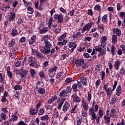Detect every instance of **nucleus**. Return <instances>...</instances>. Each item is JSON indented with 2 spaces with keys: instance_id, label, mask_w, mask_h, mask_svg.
<instances>
[{
  "instance_id": "11",
  "label": "nucleus",
  "mask_w": 125,
  "mask_h": 125,
  "mask_svg": "<svg viewBox=\"0 0 125 125\" xmlns=\"http://www.w3.org/2000/svg\"><path fill=\"white\" fill-rule=\"evenodd\" d=\"M36 40H37V36L36 35L32 36L29 42V44H34V42H35Z\"/></svg>"
},
{
  "instance_id": "60",
  "label": "nucleus",
  "mask_w": 125,
  "mask_h": 125,
  "mask_svg": "<svg viewBox=\"0 0 125 125\" xmlns=\"http://www.w3.org/2000/svg\"><path fill=\"white\" fill-rule=\"evenodd\" d=\"M17 4H18V1L17 0L14 1L12 4L13 7H16V5H17Z\"/></svg>"
},
{
  "instance_id": "1",
  "label": "nucleus",
  "mask_w": 125,
  "mask_h": 125,
  "mask_svg": "<svg viewBox=\"0 0 125 125\" xmlns=\"http://www.w3.org/2000/svg\"><path fill=\"white\" fill-rule=\"evenodd\" d=\"M42 41H44L45 43V46H44V49L42 50V52L43 53V54H49L50 53V48L52 46L51 43L49 41H47L46 39H44V36L42 40Z\"/></svg>"
},
{
  "instance_id": "25",
  "label": "nucleus",
  "mask_w": 125,
  "mask_h": 125,
  "mask_svg": "<svg viewBox=\"0 0 125 125\" xmlns=\"http://www.w3.org/2000/svg\"><path fill=\"white\" fill-rule=\"evenodd\" d=\"M0 118L1 120H3V121H5L6 120V114L5 113H1L0 114Z\"/></svg>"
},
{
  "instance_id": "22",
  "label": "nucleus",
  "mask_w": 125,
  "mask_h": 125,
  "mask_svg": "<svg viewBox=\"0 0 125 125\" xmlns=\"http://www.w3.org/2000/svg\"><path fill=\"white\" fill-rule=\"evenodd\" d=\"M27 11L29 14H33L34 13V8L31 6H29L27 8Z\"/></svg>"
},
{
  "instance_id": "17",
  "label": "nucleus",
  "mask_w": 125,
  "mask_h": 125,
  "mask_svg": "<svg viewBox=\"0 0 125 125\" xmlns=\"http://www.w3.org/2000/svg\"><path fill=\"white\" fill-rule=\"evenodd\" d=\"M17 119H18V116H17V115L16 114L14 113L12 115V118L10 120V122L11 123V122H15V121H17Z\"/></svg>"
},
{
  "instance_id": "34",
  "label": "nucleus",
  "mask_w": 125,
  "mask_h": 125,
  "mask_svg": "<svg viewBox=\"0 0 125 125\" xmlns=\"http://www.w3.org/2000/svg\"><path fill=\"white\" fill-rule=\"evenodd\" d=\"M98 29H100V33H103L104 31V27L103 26V25L101 24L98 26Z\"/></svg>"
},
{
  "instance_id": "40",
  "label": "nucleus",
  "mask_w": 125,
  "mask_h": 125,
  "mask_svg": "<svg viewBox=\"0 0 125 125\" xmlns=\"http://www.w3.org/2000/svg\"><path fill=\"white\" fill-rule=\"evenodd\" d=\"M117 102V99L115 98H112V100L110 102V105H114Z\"/></svg>"
},
{
  "instance_id": "24",
  "label": "nucleus",
  "mask_w": 125,
  "mask_h": 125,
  "mask_svg": "<svg viewBox=\"0 0 125 125\" xmlns=\"http://www.w3.org/2000/svg\"><path fill=\"white\" fill-rule=\"evenodd\" d=\"M38 92V93H40V94H43L44 93H45V90H44V88L40 87L39 88Z\"/></svg>"
},
{
  "instance_id": "35",
  "label": "nucleus",
  "mask_w": 125,
  "mask_h": 125,
  "mask_svg": "<svg viewBox=\"0 0 125 125\" xmlns=\"http://www.w3.org/2000/svg\"><path fill=\"white\" fill-rule=\"evenodd\" d=\"M30 75L32 78H35V75H36V71L34 69L30 70Z\"/></svg>"
},
{
  "instance_id": "36",
  "label": "nucleus",
  "mask_w": 125,
  "mask_h": 125,
  "mask_svg": "<svg viewBox=\"0 0 125 125\" xmlns=\"http://www.w3.org/2000/svg\"><path fill=\"white\" fill-rule=\"evenodd\" d=\"M15 90H20V89H22V87L20 86V85H17L14 87Z\"/></svg>"
},
{
  "instance_id": "43",
  "label": "nucleus",
  "mask_w": 125,
  "mask_h": 125,
  "mask_svg": "<svg viewBox=\"0 0 125 125\" xmlns=\"http://www.w3.org/2000/svg\"><path fill=\"white\" fill-rule=\"evenodd\" d=\"M102 21L103 22H106L107 21V15H104L102 18Z\"/></svg>"
},
{
  "instance_id": "41",
  "label": "nucleus",
  "mask_w": 125,
  "mask_h": 125,
  "mask_svg": "<svg viewBox=\"0 0 125 125\" xmlns=\"http://www.w3.org/2000/svg\"><path fill=\"white\" fill-rule=\"evenodd\" d=\"M0 83H2L3 84L4 83V79L2 78V74L0 73Z\"/></svg>"
},
{
  "instance_id": "12",
  "label": "nucleus",
  "mask_w": 125,
  "mask_h": 125,
  "mask_svg": "<svg viewBox=\"0 0 125 125\" xmlns=\"http://www.w3.org/2000/svg\"><path fill=\"white\" fill-rule=\"evenodd\" d=\"M34 55H36L38 58H40V59H42V58H43V55L38 52V51H34Z\"/></svg>"
},
{
  "instance_id": "52",
  "label": "nucleus",
  "mask_w": 125,
  "mask_h": 125,
  "mask_svg": "<svg viewBox=\"0 0 125 125\" xmlns=\"http://www.w3.org/2000/svg\"><path fill=\"white\" fill-rule=\"evenodd\" d=\"M112 117V115L110 114L109 116H107V118H106V121L107 123H110L111 122V120L110 119H111V117Z\"/></svg>"
},
{
  "instance_id": "30",
  "label": "nucleus",
  "mask_w": 125,
  "mask_h": 125,
  "mask_svg": "<svg viewBox=\"0 0 125 125\" xmlns=\"http://www.w3.org/2000/svg\"><path fill=\"white\" fill-rule=\"evenodd\" d=\"M39 75L41 79H44L45 77V74H44V72H43V71L39 72Z\"/></svg>"
},
{
  "instance_id": "18",
  "label": "nucleus",
  "mask_w": 125,
  "mask_h": 125,
  "mask_svg": "<svg viewBox=\"0 0 125 125\" xmlns=\"http://www.w3.org/2000/svg\"><path fill=\"white\" fill-rule=\"evenodd\" d=\"M48 31V27H44L40 30V34H45Z\"/></svg>"
},
{
  "instance_id": "47",
  "label": "nucleus",
  "mask_w": 125,
  "mask_h": 125,
  "mask_svg": "<svg viewBox=\"0 0 125 125\" xmlns=\"http://www.w3.org/2000/svg\"><path fill=\"white\" fill-rule=\"evenodd\" d=\"M111 51L112 55H115V46L114 45H112Z\"/></svg>"
},
{
  "instance_id": "10",
  "label": "nucleus",
  "mask_w": 125,
  "mask_h": 125,
  "mask_svg": "<svg viewBox=\"0 0 125 125\" xmlns=\"http://www.w3.org/2000/svg\"><path fill=\"white\" fill-rule=\"evenodd\" d=\"M58 103H60L58 105V110H60L61 108H62V106H63V104H64V101L61 100V99H58L57 100Z\"/></svg>"
},
{
  "instance_id": "5",
  "label": "nucleus",
  "mask_w": 125,
  "mask_h": 125,
  "mask_svg": "<svg viewBox=\"0 0 125 125\" xmlns=\"http://www.w3.org/2000/svg\"><path fill=\"white\" fill-rule=\"evenodd\" d=\"M54 18L56 20H58V23H61L62 22H63V16L61 13L60 15H55Z\"/></svg>"
},
{
  "instance_id": "13",
  "label": "nucleus",
  "mask_w": 125,
  "mask_h": 125,
  "mask_svg": "<svg viewBox=\"0 0 125 125\" xmlns=\"http://www.w3.org/2000/svg\"><path fill=\"white\" fill-rule=\"evenodd\" d=\"M121 93H122V86H121V85H119L118 86L117 88L116 89V95H117V96H120Z\"/></svg>"
},
{
  "instance_id": "38",
  "label": "nucleus",
  "mask_w": 125,
  "mask_h": 125,
  "mask_svg": "<svg viewBox=\"0 0 125 125\" xmlns=\"http://www.w3.org/2000/svg\"><path fill=\"white\" fill-rule=\"evenodd\" d=\"M120 17L122 19H123V20H125V13L124 12H122L120 13Z\"/></svg>"
},
{
  "instance_id": "42",
  "label": "nucleus",
  "mask_w": 125,
  "mask_h": 125,
  "mask_svg": "<svg viewBox=\"0 0 125 125\" xmlns=\"http://www.w3.org/2000/svg\"><path fill=\"white\" fill-rule=\"evenodd\" d=\"M63 75V73L61 72H58L57 75V79H60Z\"/></svg>"
},
{
  "instance_id": "2",
  "label": "nucleus",
  "mask_w": 125,
  "mask_h": 125,
  "mask_svg": "<svg viewBox=\"0 0 125 125\" xmlns=\"http://www.w3.org/2000/svg\"><path fill=\"white\" fill-rule=\"evenodd\" d=\"M117 84H118V81H115L113 87L112 91V88L111 87L108 88V85H107L106 84H105L104 85V89L105 90V92L106 93L107 96H109V97H111L113 93V91H114V90L116 89Z\"/></svg>"
},
{
  "instance_id": "33",
  "label": "nucleus",
  "mask_w": 125,
  "mask_h": 125,
  "mask_svg": "<svg viewBox=\"0 0 125 125\" xmlns=\"http://www.w3.org/2000/svg\"><path fill=\"white\" fill-rule=\"evenodd\" d=\"M118 38H117V36L116 35H112V42L113 43H116V42H117Z\"/></svg>"
},
{
  "instance_id": "4",
  "label": "nucleus",
  "mask_w": 125,
  "mask_h": 125,
  "mask_svg": "<svg viewBox=\"0 0 125 125\" xmlns=\"http://www.w3.org/2000/svg\"><path fill=\"white\" fill-rule=\"evenodd\" d=\"M92 24H93V22H92V21H90L88 23L86 24L82 29V33H84L85 31H88V30H89L91 28Z\"/></svg>"
},
{
  "instance_id": "48",
  "label": "nucleus",
  "mask_w": 125,
  "mask_h": 125,
  "mask_svg": "<svg viewBox=\"0 0 125 125\" xmlns=\"http://www.w3.org/2000/svg\"><path fill=\"white\" fill-rule=\"evenodd\" d=\"M73 82V79L72 78H67L65 80V83H69Z\"/></svg>"
},
{
  "instance_id": "49",
  "label": "nucleus",
  "mask_w": 125,
  "mask_h": 125,
  "mask_svg": "<svg viewBox=\"0 0 125 125\" xmlns=\"http://www.w3.org/2000/svg\"><path fill=\"white\" fill-rule=\"evenodd\" d=\"M88 100L90 101L91 100V91L88 92Z\"/></svg>"
},
{
  "instance_id": "61",
  "label": "nucleus",
  "mask_w": 125,
  "mask_h": 125,
  "mask_svg": "<svg viewBox=\"0 0 125 125\" xmlns=\"http://www.w3.org/2000/svg\"><path fill=\"white\" fill-rule=\"evenodd\" d=\"M102 49V48L101 47L99 48V46H97L95 49V50L96 51H98V52H101Z\"/></svg>"
},
{
  "instance_id": "46",
  "label": "nucleus",
  "mask_w": 125,
  "mask_h": 125,
  "mask_svg": "<svg viewBox=\"0 0 125 125\" xmlns=\"http://www.w3.org/2000/svg\"><path fill=\"white\" fill-rule=\"evenodd\" d=\"M120 74L123 75V76H125V70L124 69L123 67H122L120 69Z\"/></svg>"
},
{
  "instance_id": "7",
  "label": "nucleus",
  "mask_w": 125,
  "mask_h": 125,
  "mask_svg": "<svg viewBox=\"0 0 125 125\" xmlns=\"http://www.w3.org/2000/svg\"><path fill=\"white\" fill-rule=\"evenodd\" d=\"M69 108H70V104L68 102H66L63 106L62 111L63 112H67L68 110H69Z\"/></svg>"
},
{
  "instance_id": "3",
  "label": "nucleus",
  "mask_w": 125,
  "mask_h": 125,
  "mask_svg": "<svg viewBox=\"0 0 125 125\" xmlns=\"http://www.w3.org/2000/svg\"><path fill=\"white\" fill-rule=\"evenodd\" d=\"M28 63H31L29 64V66H31V67H37V66H38V63H37L36 58L30 56L28 57Z\"/></svg>"
},
{
  "instance_id": "26",
  "label": "nucleus",
  "mask_w": 125,
  "mask_h": 125,
  "mask_svg": "<svg viewBox=\"0 0 125 125\" xmlns=\"http://www.w3.org/2000/svg\"><path fill=\"white\" fill-rule=\"evenodd\" d=\"M18 34V32L17 31V29H16V28H13L12 30V33H11L12 36H17Z\"/></svg>"
},
{
  "instance_id": "19",
  "label": "nucleus",
  "mask_w": 125,
  "mask_h": 125,
  "mask_svg": "<svg viewBox=\"0 0 125 125\" xmlns=\"http://www.w3.org/2000/svg\"><path fill=\"white\" fill-rule=\"evenodd\" d=\"M81 82L83 84V85H86V83H87V81H86V78L85 77H82L81 78Z\"/></svg>"
},
{
  "instance_id": "55",
  "label": "nucleus",
  "mask_w": 125,
  "mask_h": 125,
  "mask_svg": "<svg viewBox=\"0 0 125 125\" xmlns=\"http://www.w3.org/2000/svg\"><path fill=\"white\" fill-rule=\"evenodd\" d=\"M43 113H44V111H43V109H41L39 110V112L38 113V115H39V116H41L42 115H43Z\"/></svg>"
},
{
  "instance_id": "57",
  "label": "nucleus",
  "mask_w": 125,
  "mask_h": 125,
  "mask_svg": "<svg viewBox=\"0 0 125 125\" xmlns=\"http://www.w3.org/2000/svg\"><path fill=\"white\" fill-rule=\"evenodd\" d=\"M9 8H10V6L7 5L6 7H5L4 9H3V11H4L5 12L7 11V10H8V9H9Z\"/></svg>"
},
{
  "instance_id": "50",
  "label": "nucleus",
  "mask_w": 125,
  "mask_h": 125,
  "mask_svg": "<svg viewBox=\"0 0 125 125\" xmlns=\"http://www.w3.org/2000/svg\"><path fill=\"white\" fill-rule=\"evenodd\" d=\"M66 92L67 93H70V92H71V90H72V87H71L70 86H68L66 88Z\"/></svg>"
},
{
  "instance_id": "28",
  "label": "nucleus",
  "mask_w": 125,
  "mask_h": 125,
  "mask_svg": "<svg viewBox=\"0 0 125 125\" xmlns=\"http://www.w3.org/2000/svg\"><path fill=\"white\" fill-rule=\"evenodd\" d=\"M10 70V69L9 68H7V76L9 77L10 79H12V73H11V72H10V71H9Z\"/></svg>"
},
{
  "instance_id": "23",
  "label": "nucleus",
  "mask_w": 125,
  "mask_h": 125,
  "mask_svg": "<svg viewBox=\"0 0 125 125\" xmlns=\"http://www.w3.org/2000/svg\"><path fill=\"white\" fill-rule=\"evenodd\" d=\"M14 44H15V40L12 39L9 42V46L10 47H13L14 46Z\"/></svg>"
},
{
  "instance_id": "62",
  "label": "nucleus",
  "mask_w": 125,
  "mask_h": 125,
  "mask_svg": "<svg viewBox=\"0 0 125 125\" xmlns=\"http://www.w3.org/2000/svg\"><path fill=\"white\" fill-rule=\"evenodd\" d=\"M50 39V35H46V36H44V40H49Z\"/></svg>"
},
{
  "instance_id": "45",
  "label": "nucleus",
  "mask_w": 125,
  "mask_h": 125,
  "mask_svg": "<svg viewBox=\"0 0 125 125\" xmlns=\"http://www.w3.org/2000/svg\"><path fill=\"white\" fill-rule=\"evenodd\" d=\"M90 116H91L92 117V120H93V123H94L95 119L96 118V115H95V113L92 114L90 115Z\"/></svg>"
},
{
  "instance_id": "54",
  "label": "nucleus",
  "mask_w": 125,
  "mask_h": 125,
  "mask_svg": "<svg viewBox=\"0 0 125 125\" xmlns=\"http://www.w3.org/2000/svg\"><path fill=\"white\" fill-rule=\"evenodd\" d=\"M115 114H116V110L114 108L111 109L110 115H111V116H114Z\"/></svg>"
},
{
  "instance_id": "44",
  "label": "nucleus",
  "mask_w": 125,
  "mask_h": 125,
  "mask_svg": "<svg viewBox=\"0 0 125 125\" xmlns=\"http://www.w3.org/2000/svg\"><path fill=\"white\" fill-rule=\"evenodd\" d=\"M104 112H103V110L102 109H99V115L100 117V118H102V117L103 116V114H104Z\"/></svg>"
},
{
  "instance_id": "56",
  "label": "nucleus",
  "mask_w": 125,
  "mask_h": 125,
  "mask_svg": "<svg viewBox=\"0 0 125 125\" xmlns=\"http://www.w3.org/2000/svg\"><path fill=\"white\" fill-rule=\"evenodd\" d=\"M25 41H26V38L22 37L20 39L19 42H24Z\"/></svg>"
},
{
  "instance_id": "20",
  "label": "nucleus",
  "mask_w": 125,
  "mask_h": 125,
  "mask_svg": "<svg viewBox=\"0 0 125 125\" xmlns=\"http://www.w3.org/2000/svg\"><path fill=\"white\" fill-rule=\"evenodd\" d=\"M120 64H121V63L119 61H117L115 62L114 67L115 69H116V70H119V67H120Z\"/></svg>"
},
{
  "instance_id": "16",
  "label": "nucleus",
  "mask_w": 125,
  "mask_h": 125,
  "mask_svg": "<svg viewBox=\"0 0 125 125\" xmlns=\"http://www.w3.org/2000/svg\"><path fill=\"white\" fill-rule=\"evenodd\" d=\"M28 74V71L27 70H23L21 69V78H26V76Z\"/></svg>"
},
{
  "instance_id": "53",
  "label": "nucleus",
  "mask_w": 125,
  "mask_h": 125,
  "mask_svg": "<svg viewBox=\"0 0 125 125\" xmlns=\"http://www.w3.org/2000/svg\"><path fill=\"white\" fill-rule=\"evenodd\" d=\"M10 57L11 58H16V54L14 53H11L10 54Z\"/></svg>"
},
{
  "instance_id": "32",
  "label": "nucleus",
  "mask_w": 125,
  "mask_h": 125,
  "mask_svg": "<svg viewBox=\"0 0 125 125\" xmlns=\"http://www.w3.org/2000/svg\"><path fill=\"white\" fill-rule=\"evenodd\" d=\"M95 10H98V11H101V7L99 4L96 5L94 7Z\"/></svg>"
},
{
  "instance_id": "6",
  "label": "nucleus",
  "mask_w": 125,
  "mask_h": 125,
  "mask_svg": "<svg viewBox=\"0 0 125 125\" xmlns=\"http://www.w3.org/2000/svg\"><path fill=\"white\" fill-rule=\"evenodd\" d=\"M75 64L76 67H80V66H82L84 64V60L83 59H77L75 61Z\"/></svg>"
},
{
  "instance_id": "9",
  "label": "nucleus",
  "mask_w": 125,
  "mask_h": 125,
  "mask_svg": "<svg viewBox=\"0 0 125 125\" xmlns=\"http://www.w3.org/2000/svg\"><path fill=\"white\" fill-rule=\"evenodd\" d=\"M72 97H74L73 101H74V102H77L78 103L81 102V99L80 98V97H79V96H78L77 93L74 94L72 95Z\"/></svg>"
},
{
  "instance_id": "21",
  "label": "nucleus",
  "mask_w": 125,
  "mask_h": 125,
  "mask_svg": "<svg viewBox=\"0 0 125 125\" xmlns=\"http://www.w3.org/2000/svg\"><path fill=\"white\" fill-rule=\"evenodd\" d=\"M52 21H53V18L51 17L49 20H46V23L49 26H51L52 24Z\"/></svg>"
},
{
  "instance_id": "8",
  "label": "nucleus",
  "mask_w": 125,
  "mask_h": 125,
  "mask_svg": "<svg viewBox=\"0 0 125 125\" xmlns=\"http://www.w3.org/2000/svg\"><path fill=\"white\" fill-rule=\"evenodd\" d=\"M29 111L30 114L32 115V116H36V115H37L38 113H39L38 109H35L33 108H30Z\"/></svg>"
},
{
  "instance_id": "27",
  "label": "nucleus",
  "mask_w": 125,
  "mask_h": 125,
  "mask_svg": "<svg viewBox=\"0 0 125 125\" xmlns=\"http://www.w3.org/2000/svg\"><path fill=\"white\" fill-rule=\"evenodd\" d=\"M49 117L47 115H45L41 117V121H48Z\"/></svg>"
},
{
  "instance_id": "31",
  "label": "nucleus",
  "mask_w": 125,
  "mask_h": 125,
  "mask_svg": "<svg viewBox=\"0 0 125 125\" xmlns=\"http://www.w3.org/2000/svg\"><path fill=\"white\" fill-rule=\"evenodd\" d=\"M95 112V110H94V108L93 107H91L89 109V115H92V114H95L94 113Z\"/></svg>"
},
{
  "instance_id": "37",
  "label": "nucleus",
  "mask_w": 125,
  "mask_h": 125,
  "mask_svg": "<svg viewBox=\"0 0 125 125\" xmlns=\"http://www.w3.org/2000/svg\"><path fill=\"white\" fill-rule=\"evenodd\" d=\"M57 70V66H55L53 68L49 69V72L50 73H53V72H55Z\"/></svg>"
},
{
  "instance_id": "15",
  "label": "nucleus",
  "mask_w": 125,
  "mask_h": 125,
  "mask_svg": "<svg viewBox=\"0 0 125 125\" xmlns=\"http://www.w3.org/2000/svg\"><path fill=\"white\" fill-rule=\"evenodd\" d=\"M16 16L15 13H11V16H10L9 18V22H11L14 20V18H15V17Z\"/></svg>"
},
{
  "instance_id": "51",
  "label": "nucleus",
  "mask_w": 125,
  "mask_h": 125,
  "mask_svg": "<svg viewBox=\"0 0 125 125\" xmlns=\"http://www.w3.org/2000/svg\"><path fill=\"white\" fill-rule=\"evenodd\" d=\"M93 38H95V39H98L99 37V34L97 33V32H96L93 34Z\"/></svg>"
},
{
  "instance_id": "59",
  "label": "nucleus",
  "mask_w": 125,
  "mask_h": 125,
  "mask_svg": "<svg viewBox=\"0 0 125 125\" xmlns=\"http://www.w3.org/2000/svg\"><path fill=\"white\" fill-rule=\"evenodd\" d=\"M83 56L85 58H89V57H90V56H89V54L87 53H84Z\"/></svg>"
},
{
  "instance_id": "58",
  "label": "nucleus",
  "mask_w": 125,
  "mask_h": 125,
  "mask_svg": "<svg viewBox=\"0 0 125 125\" xmlns=\"http://www.w3.org/2000/svg\"><path fill=\"white\" fill-rule=\"evenodd\" d=\"M75 45V42H70L68 44V46L71 48V47H73Z\"/></svg>"
},
{
  "instance_id": "63",
  "label": "nucleus",
  "mask_w": 125,
  "mask_h": 125,
  "mask_svg": "<svg viewBox=\"0 0 125 125\" xmlns=\"http://www.w3.org/2000/svg\"><path fill=\"white\" fill-rule=\"evenodd\" d=\"M77 86H78L79 88H82V83H81V82H77Z\"/></svg>"
},
{
  "instance_id": "14",
  "label": "nucleus",
  "mask_w": 125,
  "mask_h": 125,
  "mask_svg": "<svg viewBox=\"0 0 125 125\" xmlns=\"http://www.w3.org/2000/svg\"><path fill=\"white\" fill-rule=\"evenodd\" d=\"M67 90H62V92H60L59 96L60 97H66L67 96Z\"/></svg>"
},
{
  "instance_id": "39",
  "label": "nucleus",
  "mask_w": 125,
  "mask_h": 125,
  "mask_svg": "<svg viewBox=\"0 0 125 125\" xmlns=\"http://www.w3.org/2000/svg\"><path fill=\"white\" fill-rule=\"evenodd\" d=\"M77 87H78V85L77 84L75 83L72 86V88L75 92H77L78 91V89H77Z\"/></svg>"
},
{
  "instance_id": "29",
  "label": "nucleus",
  "mask_w": 125,
  "mask_h": 125,
  "mask_svg": "<svg viewBox=\"0 0 125 125\" xmlns=\"http://www.w3.org/2000/svg\"><path fill=\"white\" fill-rule=\"evenodd\" d=\"M114 31L118 37H120L121 36V30L119 29V28H115L114 29Z\"/></svg>"
},
{
  "instance_id": "64",
  "label": "nucleus",
  "mask_w": 125,
  "mask_h": 125,
  "mask_svg": "<svg viewBox=\"0 0 125 125\" xmlns=\"http://www.w3.org/2000/svg\"><path fill=\"white\" fill-rule=\"evenodd\" d=\"M18 125H27V124H26L25 123V122H24L23 121H21L19 122Z\"/></svg>"
}]
</instances>
